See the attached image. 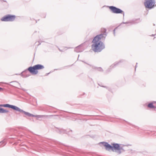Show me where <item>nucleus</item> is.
Instances as JSON below:
<instances>
[{"mask_svg": "<svg viewBox=\"0 0 156 156\" xmlns=\"http://www.w3.org/2000/svg\"><path fill=\"white\" fill-rule=\"evenodd\" d=\"M137 63H136V66L135 67V70H136V67H137Z\"/></svg>", "mask_w": 156, "mask_h": 156, "instance_id": "a878e982", "label": "nucleus"}, {"mask_svg": "<svg viewBox=\"0 0 156 156\" xmlns=\"http://www.w3.org/2000/svg\"><path fill=\"white\" fill-rule=\"evenodd\" d=\"M39 44L38 45H39V44H41V43H40V41H39Z\"/></svg>", "mask_w": 156, "mask_h": 156, "instance_id": "cd10ccee", "label": "nucleus"}, {"mask_svg": "<svg viewBox=\"0 0 156 156\" xmlns=\"http://www.w3.org/2000/svg\"><path fill=\"white\" fill-rule=\"evenodd\" d=\"M154 103V101H153L149 103L147 105V107L150 108H156V107L153 105V104Z\"/></svg>", "mask_w": 156, "mask_h": 156, "instance_id": "ddd939ff", "label": "nucleus"}, {"mask_svg": "<svg viewBox=\"0 0 156 156\" xmlns=\"http://www.w3.org/2000/svg\"><path fill=\"white\" fill-rule=\"evenodd\" d=\"M155 34H152L151 36H154L155 35Z\"/></svg>", "mask_w": 156, "mask_h": 156, "instance_id": "bb28decb", "label": "nucleus"}, {"mask_svg": "<svg viewBox=\"0 0 156 156\" xmlns=\"http://www.w3.org/2000/svg\"><path fill=\"white\" fill-rule=\"evenodd\" d=\"M140 22V19H138L135 20H131L128 22H123V23H123V24L130 23L131 24H133L137 23H139Z\"/></svg>", "mask_w": 156, "mask_h": 156, "instance_id": "f8f14e48", "label": "nucleus"}, {"mask_svg": "<svg viewBox=\"0 0 156 156\" xmlns=\"http://www.w3.org/2000/svg\"><path fill=\"white\" fill-rule=\"evenodd\" d=\"M5 83L7 84H8V83Z\"/></svg>", "mask_w": 156, "mask_h": 156, "instance_id": "2f4dec72", "label": "nucleus"}, {"mask_svg": "<svg viewBox=\"0 0 156 156\" xmlns=\"http://www.w3.org/2000/svg\"><path fill=\"white\" fill-rule=\"evenodd\" d=\"M44 68V66L41 64H37L33 66H30L27 69V70L33 74H36L38 73L37 70H40L43 69Z\"/></svg>", "mask_w": 156, "mask_h": 156, "instance_id": "f03ea898", "label": "nucleus"}, {"mask_svg": "<svg viewBox=\"0 0 156 156\" xmlns=\"http://www.w3.org/2000/svg\"><path fill=\"white\" fill-rule=\"evenodd\" d=\"M4 141H3L0 142V146L3 147L5 145V144H4Z\"/></svg>", "mask_w": 156, "mask_h": 156, "instance_id": "a211bd4d", "label": "nucleus"}, {"mask_svg": "<svg viewBox=\"0 0 156 156\" xmlns=\"http://www.w3.org/2000/svg\"><path fill=\"white\" fill-rule=\"evenodd\" d=\"M10 83H11L9 84L10 85L15 87H16V86H17L18 85L20 84L18 82L16 81L11 82H10Z\"/></svg>", "mask_w": 156, "mask_h": 156, "instance_id": "4468645a", "label": "nucleus"}, {"mask_svg": "<svg viewBox=\"0 0 156 156\" xmlns=\"http://www.w3.org/2000/svg\"><path fill=\"white\" fill-rule=\"evenodd\" d=\"M115 29H116V28L115 29L113 30V34H114V36H115Z\"/></svg>", "mask_w": 156, "mask_h": 156, "instance_id": "aec40b11", "label": "nucleus"}, {"mask_svg": "<svg viewBox=\"0 0 156 156\" xmlns=\"http://www.w3.org/2000/svg\"><path fill=\"white\" fill-rule=\"evenodd\" d=\"M104 33L102 34L98 35H97L94 39V41L97 40L98 41H101V40L105 39L107 36V34L106 33V30L105 29H104Z\"/></svg>", "mask_w": 156, "mask_h": 156, "instance_id": "0eeeda50", "label": "nucleus"}, {"mask_svg": "<svg viewBox=\"0 0 156 156\" xmlns=\"http://www.w3.org/2000/svg\"><path fill=\"white\" fill-rule=\"evenodd\" d=\"M84 50L82 44H80L76 47L75 49V51L76 52H80L83 51Z\"/></svg>", "mask_w": 156, "mask_h": 156, "instance_id": "9b49d317", "label": "nucleus"}, {"mask_svg": "<svg viewBox=\"0 0 156 156\" xmlns=\"http://www.w3.org/2000/svg\"><path fill=\"white\" fill-rule=\"evenodd\" d=\"M109 8L113 13L119 14L123 12L121 9L114 6H110Z\"/></svg>", "mask_w": 156, "mask_h": 156, "instance_id": "6e6552de", "label": "nucleus"}, {"mask_svg": "<svg viewBox=\"0 0 156 156\" xmlns=\"http://www.w3.org/2000/svg\"><path fill=\"white\" fill-rule=\"evenodd\" d=\"M59 51H61V50H60L59 49Z\"/></svg>", "mask_w": 156, "mask_h": 156, "instance_id": "c85d7f7f", "label": "nucleus"}, {"mask_svg": "<svg viewBox=\"0 0 156 156\" xmlns=\"http://www.w3.org/2000/svg\"><path fill=\"white\" fill-rule=\"evenodd\" d=\"M125 150L122 147H120L119 144H116L115 152L118 154H120L122 152L125 151Z\"/></svg>", "mask_w": 156, "mask_h": 156, "instance_id": "1a4fd4ad", "label": "nucleus"}, {"mask_svg": "<svg viewBox=\"0 0 156 156\" xmlns=\"http://www.w3.org/2000/svg\"><path fill=\"white\" fill-rule=\"evenodd\" d=\"M21 89L24 91H26V90L25 89H24V88H21Z\"/></svg>", "mask_w": 156, "mask_h": 156, "instance_id": "4be33fe9", "label": "nucleus"}, {"mask_svg": "<svg viewBox=\"0 0 156 156\" xmlns=\"http://www.w3.org/2000/svg\"><path fill=\"white\" fill-rule=\"evenodd\" d=\"M122 60H120L119 62H115L114 63H113V64H112L111 66L110 67L111 68H113L115 66H116L118 65L120 63L122 62Z\"/></svg>", "mask_w": 156, "mask_h": 156, "instance_id": "2eb2a0df", "label": "nucleus"}, {"mask_svg": "<svg viewBox=\"0 0 156 156\" xmlns=\"http://www.w3.org/2000/svg\"><path fill=\"white\" fill-rule=\"evenodd\" d=\"M9 112V111L0 107V113H6Z\"/></svg>", "mask_w": 156, "mask_h": 156, "instance_id": "dca6fc26", "label": "nucleus"}, {"mask_svg": "<svg viewBox=\"0 0 156 156\" xmlns=\"http://www.w3.org/2000/svg\"><path fill=\"white\" fill-rule=\"evenodd\" d=\"M58 132L60 133H66V131L63 129H58Z\"/></svg>", "mask_w": 156, "mask_h": 156, "instance_id": "f3484780", "label": "nucleus"}, {"mask_svg": "<svg viewBox=\"0 0 156 156\" xmlns=\"http://www.w3.org/2000/svg\"><path fill=\"white\" fill-rule=\"evenodd\" d=\"M3 90V89L1 87H0V91L2 90Z\"/></svg>", "mask_w": 156, "mask_h": 156, "instance_id": "393cba45", "label": "nucleus"}, {"mask_svg": "<svg viewBox=\"0 0 156 156\" xmlns=\"http://www.w3.org/2000/svg\"><path fill=\"white\" fill-rule=\"evenodd\" d=\"M144 4L146 8L151 9L154 6V0H145Z\"/></svg>", "mask_w": 156, "mask_h": 156, "instance_id": "39448f33", "label": "nucleus"}, {"mask_svg": "<svg viewBox=\"0 0 156 156\" xmlns=\"http://www.w3.org/2000/svg\"><path fill=\"white\" fill-rule=\"evenodd\" d=\"M92 43V48L93 51L95 52H101L105 48L104 44L101 41L97 40L94 41V39Z\"/></svg>", "mask_w": 156, "mask_h": 156, "instance_id": "f257e3e1", "label": "nucleus"}, {"mask_svg": "<svg viewBox=\"0 0 156 156\" xmlns=\"http://www.w3.org/2000/svg\"><path fill=\"white\" fill-rule=\"evenodd\" d=\"M101 143L103 144V145L105 147L106 150L107 151L112 150L113 151L115 152L116 144L113 143L112 144V146H111L107 142H102Z\"/></svg>", "mask_w": 156, "mask_h": 156, "instance_id": "20e7f679", "label": "nucleus"}, {"mask_svg": "<svg viewBox=\"0 0 156 156\" xmlns=\"http://www.w3.org/2000/svg\"><path fill=\"white\" fill-rule=\"evenodd\" d=\"M54 70H57V69H55Z\"/></svg>", "mask_w": 156, "mask_h": 156, "instance_id": "7c9ffc66", "label": "nucleus"}, {"mask_svg": "<svg viewBox=\"0 0 156 156\" xmlns=\"http://www.w3.org/2000/svg\"><path fill=\"white\" fill-rule=\"evenodd\" d=\"M4 107L11 108L12 109L16 111L23 113V110L19 108L15 105H10L9 104H4Z\"/></svg>", "mask_w": 156, "mask_h": 156, "instance_id": "423d86ee", "label": "nucleus"}, {"mask_svg": "<svg viewBox=\"0 0 156 156\" xmlns=\"http://www.w3.org/2000/svg\"><path fill=\"white\" fill-rule=\"evenodd\" d=\"M16 18L15 15L8 14L2 17L1 19V21L4 22H13Z\"/></svg>", "mask_w": 156, "mask_h": 156, "instance_id": "7ed1b4c3", "label": "nucleus"}, {"mask_svg": "<svg viewBox=\"0 0 156 156\" xmlns=\"http://www.w3.org/2000/svg\"><path fill=\"white\" fill-rule=\"evenodd\" d=\"M98 85H99V86H101V87H105V88H107V87H105V86H101V85H100V84H98Z\"/></svg>", "mask_w": 156, "mask_h": 156, "instance_id": "5701e85b", "label": "nucleus"}, {"mask_svg": "<svg viewBox=\"0 0 156 156\" xmlns=\"http://www.w3.org/2000/svg\"><path fill=\"white\" fill-rule=\"evenodd\" d=\"M0 107H4V104H0Z\"/></svg>", "mask_w": 156, "mask_h": 156, "instance_id": "412c9836", "label": "nucleus"}, {"mask_svg": "<svg viewBox=\"0 0 156 156\" xmlns=\"http://www.w3.org/2000/svg\"><path fill=\"white\" fill-rule=\"evenodd\" d=\"M82 62H84V63H86V62H84V61H82Z\"/></svg>", "mask_w": 156, "mask_h": 156, "instance_id": "c756f323", "label": "nucleus"}, {"mask_svg": "<svg viewBox=\"0 0 156 156\" xmlns=\"http://www.w3.org/2000/svg\"><path fill=\"white\" fill-rule=\"evenodd\" d=\"M97 69L98 70V71H100V72H102L103 71V70L102 69L101 67H98L97 68Z\"/></svg>", "mask_w": 156, "mask_h": 156, "instance_id": "6ab92c4d", "label": "nucleus"}, {"mask_svg": "<svg viewBox=\"0 0 156 156\" xmlns=\"http://www.w3.org/2000/svg\"><path fill=\"white\" fill-rule=\"evenodd\" d=\"M23 113H24L26 115H27L29 117H36L37 118H41L44 116V115H34L28 112H26L23 110Z\"/></svg>", "mask_w": 156, "mask_h": 156, "instance_id": "9d476101", "label": "nucleus"}, {"mask_svg": "<svg viewBox=\"0 0 156 156\" xmlns=\"http://www.w3.org/2000/svg\"><path fill=\"white\" fill-rule=\"evenodd\" d=\"M51 72H50V73H46V74H45V75L46 76H48L50 73Z\"/></svg>", "mask_w": 156, "mask_h": 156, "instance_id": "b1692460", "label": "nucleus"}]
</instances>
